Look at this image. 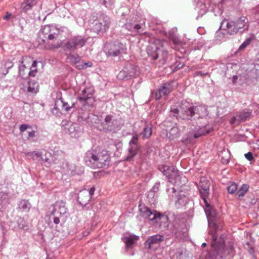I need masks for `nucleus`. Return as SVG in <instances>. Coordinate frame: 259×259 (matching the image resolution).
I'll return each mask as SVG.
<instances>
[{
	"label": "nucleus",
	"instance_id": "11",
	"mask_svg": "<svg viewBox=\"0 0 259 259\" xmlns=\"http://www.w3.org/2000/svg\"><path fill=\"white\" fill-rule=\"evenodd\" d=\"M174 81H167L161 84L155 94V99L159 100L162 96L168 95L173 90Z\"/></svg>",
	"mask_w": 259,
	"mask_h": 259
},
{
	"label": "nucleus",
	"instance_id": "61",
	"mask_svg": "<svg viewBox=\"0 0 259 259\" xmlns=\"http://www.w3.org/2000/svg\"><path fill=\"white\" fill-rule=\"evenodd\" d=\"M237 116L233 117L230 120V123L233 124L236 122V121L237 122L238 118H237Z\"/></svg>",
	"mask_w": 259,
	"mask_h": 259
},
{
	"label": "nucleus",
	"instance_id": "24",
	"mask_svg": "<svg viewBox=\"0 0 259 259\" xmlns=\"http://www.w3.org/2000/svg\"><path fill=\"white\" fill-rule=\"evenodd\" d=\"M56 104L60 105L62 110L68 112L74 107L75 103H72L70 105L67 102L64 101L62 98H60L56 101Z\"/></svg>",
	"mask_w": 259,
	"mask_h": 259
},
{
	"label": "nucleus",
	"instance_id": "46",
	"mask_svg": "<svg viewBox=\"0 0 259 259\" xmlns=\"http://www.w3.org/2000/svg\"><path fill=\"white\" fill-rule=\"evenodd\" d=\"M21 64L23 63V60L20 61ZM25 69V66L23 64L20 65L19 67V75L22 77H24L25 73H24V70Z\"/></svg>",
	"mask_w": 259,
	"mask_h": 259
},
{
	"label": "nucleus",
	"instance_id": "22",
	"mask_svg": "<svg viewBox=\"0 0 259 259\" xmlns=\"http://www.w3.org/2000/svg\"><path fill=\"white\" fill-rule=\"evenodd\" d=\"M61 47L66 52L71 53L75 51L71 37L65 39L63 43L61 42Z\"/></svg>",
	"mask_w": 259,
	"mask_h": 259
},
{
	"label": "nucleus",
	"instance_id": "51",
	"mask_svg": "<svg viewBox=\"0 0 259 259\" xmlns=\"http://www.w3.org/2000/svg\"><path fill=\"white\" fill-rule=\"evenodd\" d=\"M52 214L53 215H55L54 217L53 218V222L54 224L57 225L59 224L60 223V219L59 217L57 216V214H56V213L55 212H52Z\"/></svg>",
	"mask_w": 259,
	"mask_h": 259
},
{
	"label": "nucleus",
	"instance_id": "33",
	"mask_svg": "<svg viewBox=\"0 0 259 259\" xmlns=\"http://www.w3.org/2000/svg\"><path fill=\"white\" fill-rule=\"evenodd\" d=\"M197 7L200 9V13L201 15L205 14L208 10L209 4L203 1H200L197 4Z\"/></svg>",
	"mask_w": 259,
	"mask_h": 259
},
{
	"label": "nucleus",
	"instance_id": "32",
	"mask_svg": "<svg viewBox=\"0 0 259 259\" xmlns=\"http://www.w3.org/2000/svg\"><path fill=\"white\" fill-rule=\"evenodd\" d=\"M168 56V52L165 50L162 46L160 47L158 58L160 59L159 61L161 62V64H164L166 62Z\"/></svg>",
	"mask_w": 259,
	"mask_h": 259
},
{
	"label": "nucleus",
	"instance_id": "19",
	"mask_svg": "<svg viewBox=\"0 0 259 259\" xmlns=\"http://www.w3.org/2000/svg\"><path fill=\"white\" fill-rule=\"evenodd\" d=\"M93 94V91L90 88H85L83 89L78 99L79 101L87 102L88 100L92 99Z\"/></svg>",
	"mask_w": 259,
	"mask_h": 259
},
{
	"label": "nucleus",
	"instance_id": "64",
	"mask_svg": "<svg viewBox=\"0 0 259 259\" xmlns=\"http://www.w3.org/2000/svg\"><path fill=\"white\" fill-rule=\"evenodd\" d=\"M12 16L11 13L7 12L6 16L4 17V19L5 20H8L9 18Z\"/></svg>",
	"mask_w": 259,
	"mask_h": 259
},
{
	"label": "nucleus",
	"instance_id": "4",
	"mask_svg": "<svg viewBox=\"0 0 259 259\" xmlns=\"http://www.w3.org/2000/svg\"><path fill=\"white\" fill-rule=\"evenodd\" d=\"M247 22L248 20L244 16L234 20L224 19L222 21L220 28L224 31V34L234 35L238 32H242L240 30L245 27Z\"/></svg>",
	"mask_w": 259,
	"mask_h": 259
},
{
	"label": "nucleus",
	"instance_id": "16",
	"mask_svg": "<svg viewBox=\"0 0 259 259\" xmlns=\"http://www.w3.org/2000/svg\"><path fill=\"white\" fill-rule=\"evenodd\" d=\"M90 199V194L87 190H81L78 193L77 200L82 206L85 207Z\"/></svg>",
	"mask_w": 259,
	"mask_h": 259
},
{
	"label": "nucleus",
	"instance_id": "42",
	"mask_svg": "<svg viewBox=\"0 0 259 259\" xmlns=\"http://www.w3.org/2000/svg\"><path fill=\"white\" fill-rule=\"evenodd\" d=\"M17 223L18 224V227L20 229H24L26 227H27L25 221L23 218H19L17 220Z\"/></svg>",
	"mask_w": 259,
	"mask_h": 259
},
{
	"label": "nucleus",
	"instance_id": "29",
	"mask_svg": "<svg viewBox=\"0 0 259 259\" xmlns=\"http://www.w3.org/2000/svg\"><path fill=\"white\" fill-rule=\"evenodd\" d=\"M251 115V111H243L237 113V117H238L237 123H239L242 121H244L250 118Z\"/></svg>",
	"mask_w": 259,
	"mask_h": 259
},
{
	"label": "nucleus",
	"instance_id": "37",
	"mask_svg": "<svg viewBox=\"0 0 259 259\" xmlns=\"http://www.w3.org/2000/svg\"><path fill=\"white\" fill-rule=\"evenodd\" d=\"M37 63H38V62L36 61H34L33 62L31 67L30 68V70L28 72V74L29 76H32V77L35 76L36 73L37 72V69L36 68Z\"/></svg>",
	"mask_w": 259,
	"mask_h": 259
},
{
	"label": "nucleus",
	"instance_id": "2",
	"mask_svg": "<svg viewBox=\"0 0 259 259\" xmlns=\"http://www.w3.org/2000/svg\"><path fill=\"white\" fill-rule=\"evenodd\" d=\"M60 30L56 27L47 25H45L39 30L38 42H43L44 47L47 50L58 49L61 47V41L57 40Z\"/></svg>",
	"mask_w": 259,
	"mask_h": 259
},
{
	"label": "nucleus",
	"instance_id": "54",
	"mask_svg": "<svg viewBox=\"0 0 259 259\" xmlns=\"http://www.w3.org/2000/svg\"><path fill=\"white\" fill-rule=\"evenodd\" d=\"M32 7V6H31V5L28 4L25 2V6L23 7V11L25 12H27L28 10L31 9Z\"/></svg>",
	"mask_w": 259,
	"mask_h": 259
},
{
	"label": "nucleus",
	"instance_id": "14",
	"mask_svg": "<svg viewBox=\"0 0 259 259\" xmlns=\"http://www.w3.org/2000/svg\"><path fill=\"white\" fill-rule=\"evenodd\" d=\"M167 179L170 183L177 185H183L186 181V177L181 176L179 171L175 168Z\"/></svg>",
	"mask_w": 259,
	"mask_h": 259
},
{
	"label": "nucleus",
	"instance_id": "57",
	"mask_svg": "<svg viewBox=\"0 0 259 259\" xmlns=\"http://www.w3.org/2000/svg\"><path fill=\"white\" fill-rule=\"evenodd\" d=\"M208 74V72H203L202 71H197L195 72V76L200 75L201 76H205V75H206Z\"/></svg>",
	"mask_w": 259,
	"mask_h": 259
},
{
	"label": "nucleus",
	"instance_id": "26",
	"mask_svg": "<svg viewBox=\"0 0 259 259\" xmlns=\"http://www.w3.org/2000/svg\"><path fill=\"white\" fill-rule=\"evenodd\" d=\"M139 149V147H136L135 146H134V147L132 146H129L125 160L128 161L132 160L134 156L137 155Z\"/></svg>",
	"mask_w": 259,
	"mask_h": 259
},
{
	"label": "nucleus",
	"instance_id": "40",
	"mask_svg": "<svg viewBox=\"0 0 259 259\" xmlns=\"http://www.w3.org/2000/svg\"><path fill=\"white\" fill-rule=\"evenodd\" d=\"M180 108L178 109L176 106H172L170 109L171 115L176 117L177 118L180 117Z\"/></svg>",
	"mask_w": 259,
	"mask_h": 259
},
{
	"label": "nucleus",
	"instance_id": "52",
	"mask_svg": "<svg viewBox=\"0 0 259 259\" xmlns=\"http://www.w3.org/2000/svg\"><path fill=\"white\" fill-rule=\"evenodd\" d=\"M249 42H250L249 40H247V41H244L239 47V50L241 51V50L244 49L249 44Z\"/></svg>",
	"mask_w": 259,
	"mask_h": 259
},
{
	"label": "nucleus",
	"instance_id": "48",
	"mask_svg": "<svg viewBox=\"0 0 259 259\" xmlns=\"http://www.w3.org/2000/svg\"><path fill=\"white\" fill-rule=\"evenodd\" d=\"M244 156L246 159H247L249 161H252L254 160V157L253 156V154L251 152H248L247 153L244 154Z\"/></svg>",
	"mask_w": 259,
	"mask_h": 259
},
{
	"label": "nucleus",
	"instance_id": "50",
	"mask_svg": "<svg viewBox=\"0 0 259 259\" xmlns=\"http://www.w3.org/2000/svg\"><path fill=\"white\" fill-rule=\"evenodd\" d=\"M45 158H44L43 157L41 156V158L42 160L44 161L45 163H46V166L47 167H50L51 166L50 160L47 157L46 155H45Z\"/></svg>",
	"mask_w": 259,
	"mask_h": 259
},
{
	"label": "nucleus",
	"instance_id": "27",
	"mask_svg": "<svg viewBox=\"0 0 259 259\" xmlns=\"http://www.w3.org/2000/svg\"><path fill=\"white\" fill-rule=\"evenodd\" d=\"M249 188V187L248 184H242L236 192V195L238 197L237 199L239 200H241V199L245 196V194L248 191Z\"/></svg>",
	"mask_w": 259,
	"mask_h": 259
},
{
	"label": "nucleus",
	"instance_id": "55",
	"mask_svg": "<svg viewBox=\"0 0 259 259\" xmlns=\"http://www.w3.org/2000/svg\"><path fill=\"white\" fill-rule=\"evenodd\" d=\"M28 127H29V126L27 124H23L20 125L19 130L21 132H24L25 131Z\"/></svg>",
	"mask_w": 259,
	"mask_h": 259
},
{
	"label": "nucleus",
	"instance_id": "7",
	"mask_svg": "<svg viewBox=\"0 0 259 259\" xmlns=\"http://www.w3.org/2000/svg\"><path fill=\"white\" fill-rule=\"evenodd\" d=\"M126 50L125 45L118 41L106 43L104 47V52L107 56H117L121 53H124Z\"/></svg>",
	"mask_w": 259,
	"mask_h": 259
},
{
	"label": "nucleus",
	"instance_id": "53",
	"mask_svg": "<svg viewBox=\"0 0 259 259\" xmlns=\"http://www.w3.org/2000/svg\"><path fill=\"white\" fill-rule=\"evenodd\" d=\"M226 250H227V251L230 252V253L229 254L231 255L232 253L234 250L233 244L230 243L228 244V246L227 247H226Z\"/></svg>",
	"mask_w": 259,
	"mask_h": 259
},
{
	"label": "nucleus",
	"instance_id": "44",
	"mask_svg": "<svg viewBox=\"0 0 259 259\" xmlns=\"http://www.w3.org/2000/svg\"><path fill=\"white\" fill-rule=\"evenodd\" d=\"M186 197H182L180 196L178 197L177 201H176V205L177 206L179 207L182 205L186 203Z\"/></svg>",
	"mask_w": 259,
	"mask_h": 259
},
{
	"label": "nucleus",
	"instance_id": "56",
	"mask_svg": "<svg viewBox=\"0 0 259 259\" xmlns=\"http://www.w3.org/2000/svg\"><path fill=\"white\" fill-rule=\"evenodd\" d=\"M253 73L255 74V76H254V78H255L256 80L258 81L259 80V70H257V69H254L252 70Z\"/></svg>",
	"mask_w": 259,
	"mask_h": 259
},
{
	"label": "nucleus",
	"instance_id": "21",
	"mask_svg": "<svg viewBox=\"0 0 259 259\" xmlns=\"http://www.w3.org/2000/svg\"><path fill=\"white\" fill-rule=\"evenodd\" d=\"M124 26L125 28L131 32L138 33H141L143 32L142 25L141 24L126 22Z\"/></svg>",
	"mask_w": 259,
	"mask_h": 259
},
{
	"label": "nucleus",
	"instance_id": "34",
	"mask_svg": "<svg viewBox=\"0 0 259 259\" xmlns=\"http://www.w3.org/2000/svg\"><path fill=\"white\" fill-rule=\"evenodd\" d=\"M152 133V126L147 125L144 127L141 135L144 139H147L151 136Z\"/></svg>",
	"mask_w": 259,
	"mask_h": 259
},
{
	"label": "nucleus",
	"instance_id": "35",
	"mask_svg": "<svg viewBox=\"0 0 259 259\" xmlns=\"http://www.w3.org/2000/svg\"><path fill=\"white\" fill-rule=\"evenodd\" d=\"M168 218L167 215L162 214L158 212L156 213V218L153 221L154 223H158L159 222L161 223H166L168 221Z\"/></svg>",
	"mask_w": 259,
	"mask_h": 259
},
{
	"label": "nucleus",
	"instance_id": "8",
	"mask_svg": "<svg viewBox=\"0 0 259 259\" xmlns=\"http://www.w3.org/2000/svg\"><path fill=\"white\" fill-rule=\"evenodd\" d=\"M195 115L194 106L186 101H183L180 106V118L183 119L191 120Z\"/></svg>",
	"mask_w": 259,
	"mask_h": 259
},
{
	"label": "nucleus",
	"instance_id": "43",
	"mask_svg": "<svg viewBox=\"0 0 259 259\" xmlns=\"http://www.w3.org/2000/svg\"><path fill=\"white\" fill-rule=\"evenodd\" d=\"M92 65L93 64L91 62L83 63L82 61H81L80 65H79L77 66V69L78 70L86 69L88 67H91Z\"/></svg>",
	"mask_w": 259,
	"mask_h": 259
},
{
	"label": "nucleus",
	"instance_id": "39",
	"mask_svg": "<svg viewBox=\"0 0 259 259\" xmlns=\"http://www.w3.org/2000/svg\"><path fill=\"white\" fill-rule=\"evenodd\" d=\"M238 186L236 183H231L228 187L227 190L229 193L233 194L237 192Z\"/></svg>",
	"mask_w": 259,
	"mask_h": 259
},
{
	"label": "nucleus",
	"instance_id": "60",
	"mask_svg": "<svg viewBox=\"0 0 259 259\" xmlns=\"http://www.w3.org/2000/svg\"><path fill=\"white\" fill-rule=\"evenodd\" d=\"M88 118H91L93 120H97L98 119V116L94 114H91L88 115Z\"/></svg>",
	"mask_w": 259,
	"mask_h": 259
},
{
	"label": "nucleus",
	"instance_id": "25",
	"mask_svg": "<svg viewBox=\"0 0 259 259\" xmlns=\"http://www.w3.org/2000/svg\"><path fill=\"white\" fill-rule=\"evenodd\" d=\"M31 207L30 203L26 200H21L18 204V209L19 211L24 212H28Z\"/></svg>",
	"mask_w": 259,
	"mask_h": 259
},
{
	"label": "nucleus",
	"instance_id": "15",
	"mask_svg": "<svg viewBox=\"0 0 259 259\" xmlns=\"http://www.w3.org/2000/svg\"><path fill=\"white\" fill-rule=\"evenodd\" d=\"M139 208L140 214L143 218L152 222L155 220L156 211H152L148 207L143 204H139Z\"/></svg>",
	"mask_w": 259,
	"mask_h": 259
},
{
	"label": "nucleus",
	"instance_id": "6",
	"mask_svg": "<svg viewBox=\"0 0 259 259\" xmlns=\"http://www.w3.org/2000/svg\"><path fill=\"white\" fill-rule=\"evenodd\" d=\"M121 118H116L111 115H107L100 125V130L105 132H115L123 126Z\"/></svg>",
	"mask_w": 259,
	"mask_h": 259
},
{
	"label": "nucleus",
	"instance_id": "12",
	"mask_svg": "<svg viewBox=\"0 0 259 259\" xmlns=\"http://www.w3.org/2000/svg\"><path fill=\"white\" fill-rule=\"evenodd\" d=\"M164 240V236L163 235L156 234L149 237L145 241L144 245L148 249H152L154 247L159 245Z\"/></svg>",
	"mask_w": 259,
	"mask_h": 259
},
{
	"label": "nucleus",
	"instance_id": "38",
	"mask_svg": "<svg viewBox=\"0 0 259 259\" xmlns=\"http://www.w3.org/2000/svg\"><path fill=\"white\" fill-rule=\"evenodd\" d=\"M136 237V236L134 237L130 236L124 237L123 239V242L126 244L127 247H131L132 245L134 243V239Z\"/></svg>",
	"mask_w": 259,
	"mask_h": 259
},
{
	"label": "nucleus",
	"instance_id": "1",
	"mask_svg": "<svg viewBox=\"0 0 259 259\" xmlns=\"http://www.w3.org/2000/svg\"><path fill=\"white\" fill-rule=\"evenodd\" d=\"M84 161L90 167L100 168L109 167L111 158L107 150L98 148L88 151L84 155Z\"/></svg>",
	"mask_w": 259,
	"mask_h": 259
},
{
	"label": "nucleus",
	"instance_id": "28",
	"mask_svg": "<svg viewBox=\"0 0 259 259\" xmlns=\"http://www.w3.org/2000/svg\"><path fill=\"white\" fill-rule=\"evenodd\" d=\"M68 131L71 137H77L79 133V127L77 123H72L69 125Z\"/></svg>",
	"mask_w": 259,
	"mask_h": 259
},
{
	"label": "nucleus",
	"instance_id": "18",
	"mask_svg": "<svg viewBox=\"0 0 259 259\" xmlns=\"http://www.w3.org/2000/svg\"><path fill=\"white\" fill-rule=\"evenodd\" d=\"M71 39L75 50L83 47L87 41V39L84 36L81 35L71 36Z\"/></svg>",
	"mask_w": 259,
	"mask_h": 259
},
{
	"label": "nucleus",
	"instance_id": "47",
	"mask_svg": "<svg viewBox=\"0 0 259 259\" xmlns=\"http://www.w3.org/2000/svg\"><path fill=\"white\" fill-rule=\"evenodd\" d=\"M27 155L30 156L32 158H33L34 156H36L37 157H41L42 154L41 153L37 151H33L32 152H28L27 153Z\"/></svg>",
	"mask_w": 259,
	"mask_h": 259
},
{
	"label": "nucleus",
	"instance_id": "58",
	"mask_svg": "<svg viewBox=\"0 0 259 259\" xmlns=\"http://www.w3.org/2000/svg\"><path fill=\"white\" fill-rule=\"evenodd\" d=\"M8 197V195L7 193L3 192H0V198L3 199H6Z\"/></svg>",
	"mask_w": 259,
	"mask_h": 259
},
{
	"label": "nucleus",
	"instance_id": "41",
	"mask_svg": "<svg viewBox=\"0 0 259 259\" xmlns=\"http://www.w3.org/2000/svg\"><path fill=\"white\" fill-rule=\"evenodd\" d=\"M138 137L137 135H135L133 136L132 139L129 142V146H135L136 147H139L138 145Z\"/></svg>",
	"mask_w": 259,
	"mask_h": 259
},
{
	"label": "nucleus",
	"instance_id": "49",
	"mask_svg": "<svg viewBox=\"0 0 259 259\" xmlns=\"http://www.w3.org/2000/svg\"><path fill=\"white\" fill-rule=\"evenodd\" d=\"M225 154H226L227 155L225 156V157H224L223 156L222 157V163L223 164H227L229 161L230 155L227 152H226Z\"/></svg>",
	"mask_w": 259,
	"mask_h": 259
},
{
	"label": "nucleus",
	"instance_id": "63",
	"mask_svg": "<svg viewBox=\"0 0 259 259\" xmlns=\"http://www.w3.org/2000/svg\"><path fill=\"white\" fill-rule=\"evenodd\" d=\"M34 1L35 0H26L25 2L28 4L31 5V6H33L35 4Z\"/></svg>",
	"mask_w": 259,
	"mask_h": 259
},
{
	"label": "nucleus",
	"instance_id": "17",
	"mask_svg": "<svg viewBox=\"0 0 259 259\" xmlns=\"http://www.w3.org/2000/svg\"><path fill=\"white\" fill-rule=\"evenodd\" d=\"M160 51V47L157 46L155 44H151L147 48V54L153 60H156L158 58Z\"/></svg>",
	"mask_w": 259,
	"mask_h": 259
},
{
	"label": "nucleus",
	"instance_id": "59",
	"mask_svg": "<svg viewBox=\"0 0 259 259\" xmlns=\"http://www.w3.org/2000/svg\"><path fill=\"white\" fill-rule=\"evenodd\" d=\"M95 190V189L94 187H92L90 190H87L90 194V198H91V196L94 193Z\"/></svg>",
	"mask_w": 259,
	"mask_h": 259
},
{
	"label": "nucleus",
	"instance_id": "9",
	"mask_svg": "<svg viewBox=\"0 0 259 259\" xmlns=\"http://www.w3.org/2000/svg\"><path fill=\"white\" fill-rule=\"evenodd\" d=\"M139 73V68L133 65L128 64L123 69L120 71L117 75L119 79H129L131 77L137 75Z\"/></svg>",
	"mask_w": 259,
	"mask_h": 259
},
{
	"label": "nucleus",
	"instance_id": "5",
	"mask_svg": "<svg viewBox=\"0 0 259 259\" xmlns=\"http://www.w3.org/2000/svg\"><path fill=\"white\" fill-rule=\"evenodd\" d=\"M209 182L205 177L200 178L199 183V187L201 188L200 190V196L205 205L206 208L205 211L207 217L208 222L210 224L211 219L215 218V212L207 201V197L209 196Z\"/></svg>",
	"mask_w": 259,
	"mask_h": 259
},
{
	"label": "nucleus",
	"instance_id": "20",
	"mask_svg": "<svg viewBox=\"0 0 259 259\" xmlns=\"http://www.w3.org/2000/svg\"><path fill=\"white\" fill-rule=\"evenodd\" d=\"M81 60V57L77 54H72L70 53L67 55V62L72 64L76 68L78 65H80Z\"/></svg>",
	"mask_w": 259,
	"mask_h": 259
},
{
	"label": "nucleus",
	"instance_id": "23",
	"mask_svg": "<svg viewBox=\"0 0 259 259\" xmlns=\"http://www.w3.org/2000/svg\"><path fill=\"white\" fill-rule=\"evenodd\" d=\"M55 211H53L56 214H59L60 216L64 215L67 212V208L65 204L63 201L57 202L55 204Z\"/></svg>",
	"mask_w": 259,
	"mask_h": 259
},
{
	"label": "nucleus",
	"instance_id": "36",
	"mask_svg": "<svg viewBox=\"0 0 259 259\" xmlns=\"http://www.w3.org/2000/svg\"><path fill=\"white\" fill-rule=\"evenodd\" d=\"M210 133V131L206 126L200 127L198 131L194 134L195 139L198 138L202 136Z\"/></svg>",
	"mask_w": 259,
	"mask_h": 259
},
{
	"label": "nucleus",
	"instance_id": "3",
	"mask_svg": "<svg viewBox=\"0 0 259 259\" xmlns=\"http://www.w3.org/2000/svg\"><path fill=\"white\" fill-rule=\"evenodd\" d=\"M210 223V224L208 223L209 226L212 225L215 231V233L212 234V243L214 246L212 247V250L207 254L205 259H221L229 255L230 252L226 250V246L224 243L217 244V240L218 237L217 232L220 228L217 218L211 219Z\"/></svg>",
	"mask_w": 259,
	"mask_h": 259
},
{
	"label": "nucleus",
	"instance_id": "30",
	"mask_svg": "<svg viewBox=\"0 0 259 259\" xmlns=\"http://www.w3.org/2000/svg\"><path fill=\"white\" fill-rule=\"evenodd\" d=\"M175 168V167L173 166H170L165 164L159 165L158 166L159 170L161 171L166 178L169 177L170 174L172 172Z\"/></svg>",
	"mask_w": 259,
	"mask_h": 259
},
{
	"label": "nucleus",
	"instance_id": "45",
	"mask_svg": "<svg viewBox=\"0 0 259 259\" xmlns=\"http://www.w3.org/2000/svg\"><path fill=\"white\" fill-rule=\"evenodd\" d=\"M60 105H56V102H55L54 107L52 110V112L53 114L59 116L60 114L61 113V112L60 111Z\"/></svg>",
	"mask_w": 259,
	"mask_h": 259
},
{
	"label": "nucleus",
	"instance_id": "31",
	"mask_svg": "<svg viewBox=\"0 0 259 259\" xmlns=\"http://www.w3.org/2000/svg\"><path fill=\"white\" fill-rule=\"evenodd\" d=\"M195 114H197L199 117L202 118L207 115V111L203 106H194Z\"/></svg>",
	"mask_w": 259,
	"mask_h": 259
},
{
	"label": "nucleus",
	"instance_id": "62",
	"mask_svg": "<svg viewBox=\"0 0 259 259\" xmlns=\"http://www.w3.org/2000/svg\"><path fill=\"white\" fill-rule=\"evenodd\" d=\"M160 184L159 183H156L155 185L153 186V189L154 192H156L158 190Z\"/></svg>",
	"mask_w": 259,
	"mask_h": 259
},
{
	"label": "nucleus",
	"instance_id": "10",
	"mask_svg": "<svg viewBox=\"0 0 259 259\" xmlns=\"http://www.w3.org/2000/svg\"><path fill=\"white\" fill-rule=\"evenodd\" d=\"M21 89L24 92H27L30 94H35L39 91V85L34 81H28L27 79L22 80L20 84Z\"/></svg>",
	"mask_w": 259,
	"mask_h": 259
},
{
	"label": "nucleus",
	"instance_id": "13",
	"mask_svg": "<svg viewBox=\"0 0 259 259\" xmlns=\"http://www.w3.org/2000/svg\"><path fill=\"white\" fill-rule=\"evenodd\" d=\"M110 19L108 16L103 17L96 22L94 26V30L98 33H103L106 32L109 28L110 24Z\"/></svg>",
	"mask_w": 259,
	"mask_h": 259
}]
</instances>
